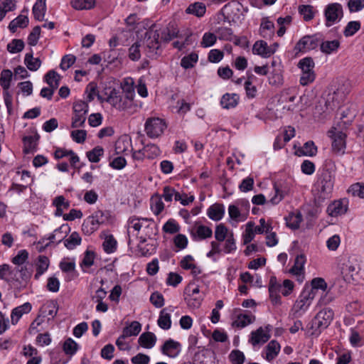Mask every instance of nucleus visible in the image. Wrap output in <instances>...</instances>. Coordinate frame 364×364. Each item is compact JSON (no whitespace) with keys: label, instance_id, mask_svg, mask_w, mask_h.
<instances>
[{"label":"nucleus","instance_id":"1","mask_svg":"<svg viewBox=\"0 0 364 364\" xmlns=\"http://www.w3.org/2000/svg\"><path fill=\"white\" fill-rule=\"evenodd\" d=\"M132 229L137 232L141 230L142 232H144V236L141 235L139 237L140 242L141 243L145 242L147 237L150 238L151 236L156 234L155 225L154 221L151 219L139 218L135 216L129 218L127 229L129 234L131 233Z\"/></svg>","mask_w":364,"mask_h":364},{"label":"nucleus","instance_id":"2","mask_svg":"<svg viewBox=\"0 0 364 364\" xmlns=\"http://www.w3.org/2000/svg\"><path fill=\"white\" fill-rule=\"evenodd\" d=\"M109 219L110 213L108 211L96 210L83 222L82 230L85 235H90L97 230L101 225L108 223Z\"/></svg>","mask_w":364,"mask_h":364},{"label":"nucleus","instance_id":"3","mask_svg":"<svg viewBox=\"0 0 364 364\" xmlns=\"http://www.w3.org/2000/svg\"><path fill=\"white\" fill-rule=\"evenodd\" d=\"M98 98L102 102L106 101L112 107L119 111L128 110L131 109L134 105V100L121 94V92L117 91L115 89H112L106 98H102L100 95H98Z\"/></svg>","mask_w":364,"mask_h":364},{"label":"nucleus","instance_id":"4","mask_svg":"<svg viewBox=\"0 0 364 364\" xmlns=\"http://www.w3.org/2000/svg\"><path fill=\"white\" fill-rule=\"evenodd\" d=\"M334 313L331 309L321 310L314 318L311 323V335L318 336L331 323Z\"/></svg>","mask_w":364,"mask_h":364},{"label":"nucleus","instance_id":"5","mask_svg":"<svg viewBox=\"0 0 364 364\" xmlns=\"http://www.w3.org/2000/svg\"><path fill=\"white\" fill-rule=\"evenodd\" d=\"M144 52L148 58H156L161 53V43L156 31L149 29L146 32L144 41Z\"/></svg>","mask_w":364,"mask_h":364},{"label":"nucleus","instance_id":"6","mask_svg":"<svg viewBox=\"0 0 364 364\" xmlns=\"http://www.w3.org/2000/svg\"><path fill=\"white\" fill-rule=\"evenodd\" d=\"M314 296L315 293L312 290H304L292 307L293 316H301L310 306Z\"/></svg>","mask_w":364,"mask_h":364},{"label":"nucleus","instance_id":"7","mask_svg":"<svg viewBox=\"0 0 364 364\" xmlns=\"http://www.w3.org/2000/svg\"><path fill=\"white\" fill-rule=\"evenodd\" d=\"M334 168V164L329 161L326 162V167L321 173L319 183L321 191L324 196L328 195L333 190L335 179Z\"/></svg>","mask_w":364,"mask_h":364},{"label":"nucleus","instance_id":"8","mask_svg":"<svg viewBox=\"0 0 364 364\" xmlns=\"http://www.w3.org/2000/svg\"><path fill=\"white\" fill-rule=\"evenodd\" d=\"M166 127L164 119L159 117H150L145 122L144 131L149 138L154 139L160 136Z\"/></svg>","mask_w":364,"mask_h":364},{"label":"nucleus","instance_id":"9","mask_svg":"<svg viewBox=\"0 0 364 364\" xmlns=\"http://www.w3.org/2000/svg\"><path fill=\"white\" fill-rule=\"evenodd\" d=\"M326 26L330 27L336 23L339 22L343 16V10L341 4L331 3L328 4L324 9Z\"/></svg>","mask_w":364,"mask_h":364},{"label":"nucleus","instance_id":"10","mask_svg":"<svg viewBox=\"0 0 364 364\" xmlns=\"http://www.w3.org/2000/svg\"><path fill=\"white\" fill-rule=\"evenodd\" d=\"M321 41L318 34L305 36L296 44L294 50L296 52H306L315 49Z\"/></svg>","mask_w":364,"mask_h":364},{"label":"nucleus","instance_id":"11","mask_svg":"<svg viewBox=\"0 0 364 364\" xmlns=\"http://www.w3.org/2000/svg\"><path fill=\"white\" fill-rule=\"evenodd\" d=\"M272 327L267 325L265 327H259L250 334L249 342L253 346L262 345L269 341L271 337Z\"/></svg>","mask_w":364,"mask_h":364},{"label":"nucleus","instance_id":"12","mask_svg":"<svg viewBox=\"0 0 364 364\" xmlns=\"http://www.w3.org/2000/svg\"><path fill=\"white\" fill-rule=\"evenodd\" d=\"M332 139V149L337 154H343L346 149V134L341 131L333 129L329 132Z\"/></svg>","mask_w":364,"mask_h":364},{"label":"nucleus","instance_id":"13","mask_svg":"<svg viewBox=\"0 0 364 364\" xmlns=\"http://www.w3.org/2000/svg\"><path fill=\"white\" fill-rule=\"evenodd\" d=\"M194 241H200L210 238L213 235L212 229L204 225L196 223L189 230Z\"/></svg>","mask_w":364,"mask_h":364},{"label":"nucleus","instance_id":"14","mask_svg":"<svg viewBox=\"0 0 364 364\" xmlns=\"http://www.w3.org/2000/svg\"><path fill=\"white\" fill-rule=\"evenodd\" d=\"M306 261L304 255H298L295 258L293 267L289 269V273L295 276L299 282H302L304 279V264Z\"/></svg>","mask_w":364,"mask_h":364},{"label":"nucleus","instance_id":"15","mask_svg":"<svg viewBox=\"0 0 364 364\" xmlns=\"http://www.w3.org/2000/svg\"><path fill=\"white\" fill-rule=\"evenodd\" d=\"M163 198L166 202H171L173 200V197H174L175 200L180 201L181 203L183 205H188L190 203L193 202L194 200L193 196H190L188 200H182V196L176 190L170 186H165L163 189V194L161 196Z\"/></svg>","mask_w":364,"mask_h":364},{"label":"nucleus","instance_id":"16","mask_svg":"<svg viewBox=\"0 0 364 364\" xmlns=\"http://www.w3.org/2000/svg\"><path fill=\"white\" fill-rule=\"evenodd\" d=\"M181 350V345L179 342L171 338L166 341L161 347V351L164 355L170 358H176Z\"/></svg>","mask_w":364,"mask_h":364},{"label":"nucleus","instance_id":"17","mask_svg":"<svg viewBox=\"0 0 364 364\" xmlns=\"http://www.w3.org/2000/svg\"><path fill=\"white\" fill-rule=\"evenodd\" d=\"M159 36L161 43H168L173 38L178 37V29L173 23H169L166 28L160 30H154Z\"/></svg>","mask_w":364,"mask_h":364},{"label":"nucleus","instance_id":"18","mask_svg":"<svg viewBox=\"0 0 364 364\" xmlns=\"http://www.w3.org/2000/svg\"><path fill=\"white\" fill-rule=\"evenodd\" d=\"M348 210V202L346 200H335L327 207V213L331 217H337L345 214Z\"/></svg>","mask_w":364,"mask_h":364},{"label":"nucleus","instance_id":"19","mask_svg":"<svg viewBox=\"0 0 364 364\" xmlns=\"http://www.w3.org/2000/svg\"><path fill=\"white\" fill-rule=\"evenodd\" d=\"M281 346L275 340L271 341L264 348L262 357L268 362L273 361L280 352Z\"/></svg>","mask_w":364,"mask_h":364},{"label":"nucleus","instance_id":"20","mask_svg":"<svg viewBox=\"0 0 364 364\" xmlns=\"http://www.w3.org/2000/svg\"><path fill=\"white\" fill-rule=\"evenodd\" d=\"M169 311H173V306H169L168 308L163 309L160 313L159 316L157 321V323L159 326L164 330H168L171 327V314Z\"/></svg>","mask_w":364,"mask_h":364},{"label":"nucleus","instance_id":"21","mask_svg":"<svg viewBox=\"0 0 364 364\" xmlns=\"http://www.w3.org/2000/svg\"><path fill=\"white\" fill-rule=\"evenodd\" d=\"M32 306L29 302H26L23 304L14 308L11 314V319L13 325H16L21 316L28 314L31 311Z\"/></svg>","mask_w":364,"mask_h":364},{"label":"nucleus","instance_id":"22","mask_svg":"<svg viewBox=\"0 0 364 364\" xmlns=\"http://www.w3.org/2000/svg\"><path fill=\"white\" fill-rule=\"evenodd\" d=\"M281 285L277 282V278L274 276L271 277L269 284V298L274 304H279L280 301V296L279 292Z\"/></svg>","mask_w":364,"mask_h":364},{"label":"nucleus","instance_id":"23","mask_svg":"<svg viewBox=\"0 0 364 364\" xmlns=\"http://www.w3.org/2000/svg\"><path fill=\"white\" fill-rule=\"evenodd\" d=\"M252 53L263 58H269L273 54V51L264 41H258L255 43L252 47Z\"/></svg>","mask_w":364,"mask_h":364},{"label":"nucleus","instance_id":"24","mask_svg":"<svg viewBox=\"0 0 364 364\" xmlns=\"http://www.w3.org/2000/svg\"><path fill=\"white\" fill-rule=\"evenodd\" d=\"M138 343L142 348L151 349L156 343V336L152 332L143 333L139 337Z\"/></svg>","mask_w":364,"mask_h":364},{"label":"nucleus","instance_id":"25","mask_svg":"<svg viewBox=\"0 0 364 364\" xmlns=\"http://www.w3.org/2000/svg\"><path fill=\"white\" fill-rule=\"evenodd\" d=\"M225 213V208L223 204L215 203L209 207L207 210L208 216L213 220H221Z\"/></svg>","mask_w":364,"mask_h":364},{"label":"nucleus","instance_id":"26","mask_svg":"<svg viewBox=\"0 0 364 364\" xmlns=\"http://www.w3.org/2000/svg\"><path fill=\"white\" fill-rule=\"evenodd\" d=\"M53 205L56 208L55 215L56 216H63L65 215L63 212L70 207V202L66 200L63 196H58L53 200Z\"/></svg>","mask_w":364,"mask_h":364},{"label":"nucleus","instance_id":"27","mask_svg":"<svg viewBox=\"0 0 364 364\" xmlns=\"http://www.w3.org/2000/svg\"><path fill=\"white\" fill-rule=\"evenodd\" d=\"M260 35L264 38H270L274 33V23L267 18H263L259 28Z\"/></svg>","mask_w":364,"mask_h":364},{"label":"nucleus","instance_id":"28","mask_svg":"<svg viewBox=\"0 0 364 364\" xmlns=\"http://www.w3.org/2000/svg\"><path fill=\"white\" fill-rule=\"evenodd\" d=\"M239 96L235 93H226L220 100V105L224 109L234 108L238 104Z\"/></svg>","mask_w":364,"mask_h":364},{"label":"nucleus","instance_id":"29","mask_svg":"<svg viewBox=\"0 0 364 364\" xmlns=\"http://www.w3.org/2000/svg\"><path fill=\"white\" fill-rule=\"evenodd\" d=\"M68 231H70L68 225L63 224L50 235L48 240L52 242H60L65 238Z\"/></svg>","mask_w":364,"mask_h":364},{"label":"nucleus","instance_id":"30","mask_svg":"<svg viewBox=\"0 0 364 364\" xmlns=\"http://www.w3.org/2000/svg\"><path fill=\"white\" fill-rule=\"evenodd\" d=\"M319 45L321 51L329 55L338 50L340 47V41L338 40L326 41L320 42Z\"/></svg>","mask_w":364,"mask_h":364},{"label":"nucleus","instance_id":"31","mask_svg":"<svg viewBox=\"0 0 364 364\" xmlns=\"http://www.w3.org/2000/svg\"><path fill=\"white\" fill-rule=\"evenodd\" d=\"M28 22L29 20L27 16L19 15L10 22L9 25V29L12 33H15L18 28H23L27 27L28 25Z\"/></svg>","mask_w":364,"mask_h":364},{"label":"nucleus","instance_id":"32","mask_svg":"<svg viewBox=\"0 0 364 364\" xmlns=\"http://www.w3.org/2000/svg\"><path fill=\"white\" fill-rule=\"evenodd\" d=\"M24 64L31 71L38 70L41 65V60L38 58H33L32 50L27 53L24 58Z\"/></svg>","mask_w":364,"mask_h":364},{"label":"nucleus","instance_id":"33","mask_svg":"<svg viewBox=\"0 0 364 364\" xmlns=\"http://www.w3.org/2000/svg\"><path fill=\"white\" fill-rule=\"evenodd\" d=\"M134 80L132 77L124 78L122 84V92L126 97L134 100L135 96V91L134 87Z\"/></svg>","mask_w":364,"mask_h":364},{"label":"nucleus","instance_id":"34","mask_svg":"<svg viewBox=\"0 0 364 364\" xmlns=\"http://www.w3.org/2000/svg\"><path fill=\"white\" fill-rule=\"evenodd\" d=\"M32 11L35 19L39 21H42L44 19L46 11V3H44L41 0H36V3L33 6Z\"/></svg>","mask_w":364,"mask_h":364},{"label":"nucleus","instance_id":"35","mask_svg":"<svg viewBox=\"0 0 364 364\" xmlns=\"http://www.w3.org/2000/svg\"><path fill=\"white\" fill-rule=\"evenodd\" d=\"M151 210L154 215H159L164 209V203L159 194H155L150 199Z\"/></svg>","mask_w":364,"mask_h":364},{"label":"nucleus","instance_id":"36","mask_svg":"<svg viewBox=\"0 0 364 364\" xmlns=\"http://www.w3.org/2000/svg\"><path fill=\"white\" fill-rule=\"evenodd\" d=\"M255 321V316L252 314H240L232 323V326L238 328H244Z\"/></svg>","mask_w":364,"mask_h":364},{"label":"nucleus","instance_id":"37","mask_svg":"<svg viewBox=\"0 0 364 364\" xmlns=\"http://www.w3.org/2000/svg\"><path fill=\"white\" fill-rule=\"evenodd\" d=\"M38 139L39 136L37 134L24 136L23 138L24 152L28 154L33 151L36 148Z\"/></svg>","mask_w":364,"mask_h":364},{"label":"nucleus","instance_id":"38","mask_svg":"<svg viewBox=\"0 0 364 364\" xmlns=\"http://www.w3.org/2000/svg\"><path fill=\"white\" fill-rule=\"evenodd\" d=\"M36 266V273L35 274V278L37 279L48 269L49 266L48 258L44 255H40L38 258Z\"/></svg>","mask_w":364,"mask_h":364},{"label":"nucleus","instance_id":"39","mask_svg":"<svg viewBox=\"0 0 364 364\" xmlns=\"http://www.w3.org/2000/svg\"><path fill=\"white\" fill-rule=\"evenodd\" d=\"M298 11L305 21L312 20L316 14V11H314V7L311 5H300L298 8Z\"/></svg>","mask_w":364,"mask_h":364},{"label":"nucleus","instance_id":"40","mask_svg":"<svg viewBox=\"0 0 364 364\" xmlns=\"http://www.w3.org/2000/svg\"><path fill=\"white\" fill-rule=\"evenodd\" d=\"M358 267L350 262L346 264L343 267L342 274L346 281L350 282L351 280L355 281V275L358 273Z\"/></svg>","mask_w":364,"mask_h":364},{"label":"nucleus","instance_id":"41","mask_svg":"<svg viewBox=\"0 0 364 364\" xmlns=\"http://www.w3.org/2000/svg\"><path fill=\"white\" fill-rule=\"evenodd\" d=\"M141 330V325L139 322L134 321L129 326L123 328L122 333L124 336L130 337L137 336Z\"/></svg>","mask_w":364,"mask_h":364},{"label":"nucleus","instance_id":"42","mask_svg":"<svg viewBox=\"0 0 364 364\" xmlns=\"http://www.w3.org/2000/svg\"><path fill=\"white\" fill-rule=\"evenodd\" d=\"M13 79V73L9 69H4L0 74V85L3 90H9Z\"/></svg>","mask_w":364,"mask_h":364},{"label":"nucleus","instance_id":"43","mask_svg":"<svg viewBox=\"0 0 364 364\" xmlns=\"http://www.w3.org/2000/svg\"><path fill=\"white\" fill-rule=\"evenodd\" d=\"M45 81L49 86L53 89H57L59 86L60 76L55 70H49L44 77Z\"/></svg>","mask_w":364,"mask_h":364},{"label":"nucleus","instance_id":"44","mask_svg":"<svg viewBox=\"0 0 364 364\" xmlns=\"http://www.w3.org/2000/svg\"><path fill=\"white\" fill-rule=\"evenodd\" d=\"M206 11L205 6L203 3H195L191 4L186 10V12L189 14L195 15L197 17L203 16Z\"/></svg>","mask_w":364,"mask_h":364},{"label":"nucleus","instance_id":"45","mask_svg":"<svg viewBox=\"0 0 364 364\" xmlns=\"http://www.w3.org/2000/svg\"><path fill=\"white\" fill-rule=\"evenodd\" d=\"M347 191L353 197L364 199V183H355L350 186Z\"/></svg>","mask_w":364,"mask_h":364},{"label":"nucleus","instance_id":"46","mask_svg":"<svg viewBox=\"0 0 364 364\" xmlns=\"http://www.w3.org/2000/svg\"><path fill=\"white\" fill-rule=\"evenodd\" d=\"M63 349L66 355L72 356L77 351L78 345L73 339L68 338L64 341Z\"/></svg>","mask_w":364,"mask_h":364},{"label":"nucleus","instance_id":"47","mask_svg":"<svg viewBox=\"0 0 364 364\" xmlns=\"http://www.w3.org/2000/svg\"><path fill=\"white\" fill-rule=\"evenodd\" d=\"M256 79L257 77L252 75L248 77L247 80L245 82L246 94L249 98H254L257 95V90L256 86L253 85V81Z\"/></svg>","mask_w":364,"mask_h":364},{"label":"nucleus","instance_id":"48","mask_svg":"<svg viewBox=\"0 0 364 364\" xmlns=\"http://www.w3.org/2000/svg\"><path fill=\"white\" fill-rule=\"evenodd\" d=\"M81 242V237L78 232H73L68 238L64 240V245L68 250H73Z\"/></svg>","mask_w":364,"mask_h":364},{"label":"nucleus","instance_id":"49","mask_svg":"<svg viewBox=\"0 0 364 364\" xmlns=\"http://www.w3.org/2000/svg\"><path fill=\"white\" fill-rule=\"evenodd\" d=\"M198 60V54L191 53V54L184 56L181 60V65L185 69H188L194 67L195 64Z\"/></svg>","mask_w":364,"mask_h":364},{"label":"nucleus","instance_id":"50","mask_svg":"<svg viewBox=\"0 0 364 364\" xmlns=\"http://www.w3.org/2000/svg\"><path fill=\"white\" fill-rule=\"evenodd\" d=\"M230 232L228 228L223 223L218 225L215 230V238L218 242H223L228 238Z\"/></svg>","mask_w":364,"mask_h":364},{"label":"nucleus","instance_id":"51","mask_svg":"<svg viewBox=\"0 0 364 364\" xmlns=\"http://www.w3.org/2000/svg\"><path fill=\"white\" fill-rule=\"evenodd\" d=\"M315 63L311 58H304L299 60L298 67L301 69V73L314 72Z\"/></svg>","mask_w":364,"mask_h":364},{"label":"nucleus","instance_id":"52","mask_svg":"<svg viewBox=\"0 0 364 364\" xmlns=\"http://www.w3.org/2000/svg\"><path fill=\"white\" fill-rule=\"evenodd\" d=\"M71 4L75 9H90L94 7L95 0H72Z\"/></svg>","mask_w":364,"mask_h":364},{"label":"nucleus","instance_id":"53","mask_svg":"<svg viewBox=\"0 0 364 364\" xmlns=\"http://www.w3.org/2000/svg\"><path fill=\"white\" fill-rule=\"evenodd\" d=\"M228 214L231 219L235 221H244L247 218V215L242 214L238 207L235 205H230L228 207Z\"/></svg>","mask_w":364,"mask_h":364},{"label":"nucleus","instance_id":"54","mask_svg":"<svg viewBox=\"0 0 364 364\" xmlns=\"http://www.w3.org/2000/svg\"><path fill=\"white\" fill-rule=\"evenodd\" d=\"M360 23L357 21H352L347 23L343 31V35L346 37L353 36L360 28Z\"/></svg>","mask_w":364,"mask_h":364},{"label":"nucleus","instance_id":"55","mask_svg":"<svg viewBox=\"0 0 364 364\" xmlns=\"http://www.w3.org/2000/svg\"><path fill=\"white\" fill-rule=\"evenodd\" d=\"M217 37L223 41H232L233 36L232 30L228 27H219L215 31Z\"/></svg>","mask_w":364,"mask_h":364},{"label":"nucleus","instance_id":"56","mask_svg":"<svg viewBox=\"0 0 364 364\" xmlns=\"http://www.w3.org/2000/svg\"><path fill=\"white\" fill-rule=\"evenodd\" d=\"M104 154V149L100 146H95L93 149L87 152V157L92 163H97L100 157Z\"/></svg>","mask_w":364,"mask_h":364},{"label":"nucleus","instance_id":"57","mask_svg":"<svg viewBox=\"0 0 364 364\" xmlns=\"http://www.w3.org/2000/svg\"><path fill=\"white\" fill-rule=\"evenodd\" d=\"M25 44L21 39H13L7 45V50L11 53H17L23 50Z\"/></svg>","mask_w":364,"mask_h":364},{"label":"nucleus","instance_id":"58","mask_svg":"<svg viewBox=\"0 0 364 364\" xmlns=\"http://www.w3.org/2000/svg\"><path fill=\"white\" fill-rule=\"evenodd\" d=\"M102 246L107 253L114 252L117 249V241L113 235H110L107 236L103 242Z\"/></svg>","mask_w":364,"mask_h":364},{"label":"nucleus","instance_id":"59","mask_svg":"<svg viewBox=\"0 0 364 364\" xmlns=\"http://www.w3.org/2000/svg\"><path fill=\"white\" fill-rule=\"evenodd\" d=\"M299 151L302 155L313 156L317 153V147L312 141H309L304 144Z\"/></svg>","mask_w":364,"mask_h":364},{"label":"nucleus","instance_id":"60","mask_svg":"<svg viewBox=\"0 0 364 364\" xmlns=\"http://www.w3.org/2000/svg\"><path fill=\"white\" fill-rule=\"evenodd\" d=\"M146 158L154 159L161 154L159 148L155 144H148L144 147Z\"/></svg>","mask_w":364,"mask_h":364},{"label":"nucleus","instance_id":"61","mask_svg":"<svg viewBox=\"0 0 364 364\" xmlns=\"http://www.w3.org/2000/svg\"><path fill=\"white\" fill-rule=\"evenodd\" d=\"M254 223L248 222L246 225L245 231L243 234V242L245 245L250 243L255 237Z\"/></svg>","mask_w":364,"mask_h":364},{"label":"nucleus","instance_id":"62","mask_svg":"<svg viewBox=\"0 0 364 364\" xmlns=\"http://www.w3.org/2000/svg\"><path fill=\"white\" fill-rule=\"evenodd\" d=\"M229 359L232 364H243L245 360V356L242 351L233 350L229 354Z\"/></svg>","mask_w":364,"mask_h":364},{"label":"nucleus","instance_id":"63","mask_svg":"<svg viewBox=\"0 0 364 364\" xmlns=\"http://www.w3.org/2000/svg\"><path fill=\"white\" fill-rule=\"evenodd\" d=\"M225 242L223 246V251L226 254L231 253L232 252L236 250V243L232 232H230V233L228 236V238L225 239Z\"/></svg>","mask_w":364,"mask_h":364},{"label":"nucleus","instance_id":"64","mask_svg":"<svg viewBox=\"0 0 364 364\" xmlns=\"http://www.w3.org/2000/svg\"><path fill=\"white\" fill-rule=\"evenodd\" d=\"M217 40V36L212 33H205L200 45L203 48H208L213 46Z\"/></svg>","mask_w":364,"mask_h":364}]
</instances>
